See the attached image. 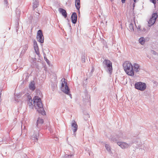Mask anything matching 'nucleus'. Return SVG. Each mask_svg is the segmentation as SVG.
I'll return each instance as SVG.
<instances>
[{
    "label": "nucleus",
    "mask_w": 158,
    "mask_h": 158,
    "mask_svg": "<svg viewBox=\"0 0 158 158\" xmlns=\"http://www.w3.org/2000/svg\"><path fill=\"white\" fill-rule=\"evenodd\" d=\"M33 104L35 109L42 115L45 114L41 99L38 96H35L33 99Z\"/></svg>",
    "instance_id": "obj_1"
},
{
    "label": "nucleus",
    "mask_w": 158,
    "mask_h": 158,
    "mask_svg": "<svg viewBox=\"0 0 158 158\" xmlns=\"http://www.w3.org/2000/svg\"><path fill=\"white\" fill-rule=\"evenodd\" d=\"M133 66V65L128 61L125 62L123 64V68L126 73L131 76H134Z\"/></svg>",
    "instance_id": "obj_2"
},
{
    "label": "nucleus",
    "mask_w": 158,
    "mask_h": 158,
    "mask_svg": "<svg viewBox=\"0 0 158 158\" xmlns=\"http://www.w3.org/2000/svg\"><path fill=\"white\" fill-rule=\"evenodd\" d=\"M61 90L66 94L71 95L70 94V90L67 84V83L65 81V79L63 78L61 80Z\"/></svg>",
    "instance_id": "obj_3"
},
{
    "label": "nucleus",
    "mask_w": 158,
    "mask_h": 158,
    "mask_svg": "<svg viewBox=\"0 0 158 158\" xmlns=\"http://www.w3.org/2000/svg\"><path fill=\"white\" fill-rule=\"evenodd\" d=\"M135 88L141 91L145 90L147 88L146 84L143 82H138L136 83L135 85Z\"/></svg>",
    "instance_id": "obj_4"
},
{
    "label": "nucleus",
    "mask_w": 158,
    "mask_h": 158,
    "mask_svg": "<svg viewBox=\"0 0 158 158\" xmlns=\"http://www.w3.org/2000/svg\"><path fill=\"white\" fill-rule=\"evenodd\" d=\"M157 17L158 15L157 13H154L152 14L151 18L148 22L149 27H150L154 24Z\"/></svg>",
    "instance_id": "obj_5"
},
{
    "label": "nucleus",
    "mask_w": 158,
    "mask_h": 158,
    "mask_svg": "<svg viewBox=\"0 0 158 158\" xmlns=\"http://www.w3.org/2000/svg\"><path fill=\"white\" fill-rule=\"evenodd\" d=\"M117 143L118 146L123 149L128 148L130 146V144L121 141L117 142Z\"/></svg>",
    "instance_id": "obj_6"
},
{
    "label": "nucleus",
    "mask_w": 158,
    "mask_h": 158,
    "mask_svg": "<svg viewBox=\"0 0 158 158\" xmlns=\"http://www.w3.org/2000/svg\"><path fill=\"white\" fill-rule=\"evenodd\" d=\"M36 38L38 41L42 43H44V37L41 30H39L37 31Z\"/></svg>",
    "instance_id": "obj_7"
},
{
    "label": "nucleus",
    "mask_w": 158,
    "mask_h": 158,
    "mask_svg": "<svg viewBox=\"0 0 158 158\" xmlns=\"http://www.w3.org/2000/svg\"><path fill=\"white\" fill-rule=\"evenodd\" d=\"M103 64L106 66L108 68V70L110 73L111 74L112 69V63L109 60H105L103 62Z\"/></svg>",
    "instance_id": "obj_8"
},
{
    "label": "nucleus",
    "mask_w": 158,
    "mask_h": 158,
    "mask_svg": "<svg viewBox=\"0 0 158 158\" xmlns=\"http://www.w3.org/2000/svg\"><path fill=\"white\" fill-rule=\"evenodd\" d=\"M39 136V130H37L36 131H34L33 134L31 135V139L36 142L38 140V137Z\"/></svg>",
    "instance_id": "obj_9"
},
{
    "label": "nucleus",
    "mask_w": 158,
    "mask_h": 158,
    "mask_svg": "<svg viewBox=\"0 0 158 158\" xmlns=\"http://www.w3.org/2000/svg\"><path fill=\"white\" fill-rule=\"evenodd\" d=\"M133 72L134 75L135 73H138L139 72L141 69L139 65L137 63H135L133 64Z\"/></svg>",
    "instance_id": "obj_10"
},
{
    "label": "nucleus",
    "mask_w": 158,
    "mask_h": 158,
    "mask_svg": "<svg viewBox=\"0 0 158 158\" xmlns=\"http://www.w3.org/2000/svg\"><path fill=\"white\" fill-rule=\"evenodd\" d=\"M74 152L73 151L70 152L66 151L65 154L63 156L64 158H72L74 156Z\"/></svg>",
    "instance_id": "obj_11"
},
{
    "label": "nucleus",
    "mask_w": 158,
    "mask_h": 158,
    "mask_svg": "<svg viewBox=\"0 0 158 158\" xmlns=\"http://www.w3.org/2000/svg\"><path fill=\"white\" fill-rule=\"evenodd\" d=\"M71 127L74 132H76L77 130L78 126L75 120H73L71 122Z\"/></svg>",
    "instance_id": "obj_12"
},
{
    "label": "nucleus",
    "mask_w": 158,
    "mask_h": 158,
    "mask_svg": "<svg viewBox=\"0 0 158 158\" xmlns=\"http://www.w3.org/2000/svg\"><path fill=\"white\" fill-rule=\"evenodd\" d=\"M33 46L34 49L37 55H39L40 54L39 48L37 43L35 40H34L33 41Z\"/></svg>",
    "instance_id": "obj_13"
},
{
    "label": "nucleus",
    "mask_w": 158,
    "mask_h": 158,
    "mask_svg": "<svg viewBox=\"0 0 158 158\" xmlns=\"http://www.w3.org/2000/svg\"><path fill=\"white\" fill-rule=\"evenodd\" d=\"M117 137L116 138L113 137V138H111V140L113 142L116 141L117 140V139H119L120 138H122L123 136V134L121 132L119 133L118 134H117Z\"/></svg>",
    "instance_id": "obj_14"
},
{
    "label": "nucleus",
    "mask_w": 158,
    "mask_h": 158,
    "mask_svg": "<svg viewBox=\"0 0 158 158\" xmlns=\"http://www.w3.org/2000/svg\"><path fill=\"white\" fill-rule=\"evenodd\" d=\"M71 20L73 23H75L77 21V16L76 13H74L71 16Z\"/></svg>",
    "instance_id": "obj_15"
},
{
    "label": "nucleus",
    "mask_w": 158,
    "mask_h": 158,
    "mask_svg": "<svg viewBox=\"0 0 158 158\" xmlns=\"http://www.w3.org/2000/svg\"><path fill=\"white\" fill-rule=\"evenodd\" d=\"M27 100H28V104L30 108H32L33 107L32 100L31 96L28 95L27 96Z\"/></svg>",
    "instance_id": "obj_16"
},
{
    "label": "nucleus",
    "mask_w": 158,
    "mask_h": 158,
    "mask_svg": "<svg viewBox=\"0 0 158 158\" xmlns=\"http://www.w3.org/2000/svg\"><path fill=\"white\" fill-rule=\"evenodd\" d=\"M28 48V45L27 44H26L24 45L22 48V49L21 52V54H24L27 50Z\"/></svg>",
    "instance_id": "obj_17"
},
{
    "label": "nucleus",
    "mask_w": 158,
    "mask_h": 158,
    "mask_svg": "<svg viewBox=\"0 0 158 158\" xmlns=\"http://www.w3.org/2000/svg\"><path fill=\"white\" fill-rule=\"evenodd\" d=\"M59 12L61 13L62 15L65 17L66 18L67 16V13L65 10L62 8H60L59 9Z\"/></svg>",
    "instance_id": "obj_18"
},
{
    "label": "nucleus",
    "mask_w": 158,
    "mask_h": 158,
    "mask_svg": "<svg viewBox=\"0 0 158 158\" xmlns=\"http://www.w3.org/2000/svg\"><path fill=\"white\" fill-rule=\"evenodd\" d=\"M29 89L32 90H34L35 89V83L34 82H31L29 84Z\"/></svg>",
    "instance_id": "obj_19"
},
{
    "label": "nucleus",
    "mask_w": 158,
    "mask_h": 158,
    "mask_svg": "<svg viewBox=\"0 0 158 158\" xmlns=\"http://www.w3.org/2000/svg\"><path fill=\"white\" fill-rule=\"evenodd\" d=\"M75 6L77 9L79 10V9L80 7V0H75Z\"/></svg>",
    "instance_id": "obj_20"
},
{
    "label": "nucleus",
    "mask_w": 158,
    "mask_h": 158,
    "mask_svg": "<svg viewBox=\"0 0 158 158\" xmlns=\"http://www.w3.org/2000/svg\"><path fill=\"white\" fill-rule=\"evenodd\" d=\"M105 148H106L107 151L109 153H111V148L110 146L108 144H106L105 145Z\"/></svg>",
    "instance_id": "obj_21"
},
{
    "label": "nucleus",
    "mask_w": 158,
    "mask_h": 158,
    "mask_svg": "<svg viewBox=\"0 0 158 158\" xmlns=\"http://www.w3.org/2000/svg\"><path fill=\"white\" fill-rule=\"evenodd\" d=\"M43 123V121L42 119L40 118H38L37 121V127H38V126L41 125Z\"/></svg>",
    "instance_id": "obj_22"
},
{
    "label": "nucleus",
    "mask_w": 158,
    "mask_h": 158,
    "mask_svg": "<svg viewBox=\"0 0 158 158\" xmlns=\"http://www.w3.org/2000/svg\"><path fill=\"white\" fill-rule=\"evenodd\" d=\"M139 42L141 44L144 45L145 42L144 38L143 37H141L139 39Z\"/></svg>",
    "instance_id": "obj_23"
},
{
    "label": "nucleus",
    "mask_w": 158,
    "mask_h": 158,
    "mask_svg": "<svg viewBox=\"0 0 158 158\" xmlns=\"http://www.w3.org/2000/svg\"><path fill=\"white\" fill-rule=\"evenodd\" d=\"M129 28L130 31L131 32H133L134 31L133 26L132 23L130 24L129 26Z\"/></svg>",
    "instance_id": "obj_24"
},
{
    "label": "nucleus",
    "mask_w": 158,
    "mask_h": 158,
    "mask_svg": "<svg viewBox=\"0 0 158 158\" xmlns=\"http://www.w3.org/2000/svg\"><path fill=\"white\" fill-rule=\"evenodd\" d=\"M38 5V2L37 1H35L33 3V8L34 9L36 8Z\"/></svg>",
    "instance_id": "obj_25"
},
{
    "label": "nucleus",
    "mask_w": 158,
    "mask_h": 158,
    "mask_svg": "<svg viewBox=\"0 0 158 158\" xmlns=\"http://www.w3.org/2000/svg\"><path fill=\"white\" fill-rule=\"evenodd\" d=\"M20 96H16L15 97V100L16 102H19V101H18V99L19 98Z\"/></svg>",
    "instance_id": "obj_26"
},
{
    "label": "nucleus",
    "mask_w": 158,
    "mask_h": 158,
    "mask_svg": "<svg viewBox=\"0 0 158 158\" xmlns=\"http://www.w3.org/2000/svg\"><path fill=\"white\" fill-rule=\"evenodd\" d=\"M150 1L152 2L154 5L156 4V0H150Z\"/></svg>",
    "instance_id": "obj_27"
},
{
    "label": "nucleus",
    "mask_w": 158,
    "mask_h": 158,
    "mask_svg": "<svg viewBox=\"0 0 158 158\" xmlns=\"http://www.w3.org/2000/svg\"><path fill=\"white\" fill-rule=\"evenodd\" d=\"M140 28V26H138L137 28V29L138 30V31H140L141 30Z\"/></svg>",
    "instance_id": "obj_28"
},
{
    "label": "nucleus",
    "mask_w": 158,
    "mask_h": 158,
    "mask_svg": "<svg viewBox=\"0 0 158 158\" xmlns=\"http://www.w3.org/2000/svg\"><path fill=\"white\" fill-rule=\"evenodd\" d=\"M45 60L47 62V63L48 64H49V61L47 59V58H46L45 59Z\"/></svg>",
    "instance_id": "obj_29"
},
{
    "label": "nucleus",
    "mask_w": 158,
    "mask_h": 158,
    "mask_svg": "<svg viewBox=\"0 0 158 158\" xmlns=\"http://www.w3.org/2000/svg\"><path fill=\"white\" fill-rule=\"evenodd\" d=\"M122 3H124L125 2V0H121Z\"/></svg>",
    "instance_id": "obj_30"
},
{
    "label": "nucleus",
    "mask_w": 158,
    "mask_h": 158,
    "mask_svg": "<svg viewBox=\"0 0 158 158\" xmlns=\"http://www.w3.org/2000/svg\"><path fill=\"white\" fill-rule=\"evenodd\" d=\"M6 4H7V2L6 0H4Z\"/></svg>",
    "instance_id": "obj_31"
},
{
    "label": "nucleus",
    "mask_w": 158,
    "mask_h": 158,
    "mask_svg": "<svg viewBox=\"0 0 158 158\" xmlns=\"http://www.w3.org/2000/svg\"><path fill=\"white\" fill-rule=\"evenodd\" d=\"M138 1V0H134V1L135 2H136Z\"/></svg>",
    "instance_id": "obj_32"
},
{
    "label": "nucleus",
    "mask_w": 158,
    "mask_h": 158,
    "mask_svg": "<svg viewBox=\"0 0 158 158\" xmlns=\"http://www.w3.org/2000/svg\"><path fill=\"white\" fill-rule=\"evenodd\" d=\"M133 8L134 7H135V3H134L133 4Z\"/></svg>",
    "instance_id": "obj_33"
},
{
    "label": "nucleus",
    "mask_w": 158,
    "mask_h": 158,
    "mask_svg": "<svg viewBox=\"0 0 158 158\" xmlns=\"http://www.w3.org/2000/svg\"><path fill=\"white\" fill-rule=\"evenodd\" d=\"M157 1H158V0H157Z\"/></svg>",
    "instance_id": "obj_34"
}]
</instances>
